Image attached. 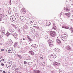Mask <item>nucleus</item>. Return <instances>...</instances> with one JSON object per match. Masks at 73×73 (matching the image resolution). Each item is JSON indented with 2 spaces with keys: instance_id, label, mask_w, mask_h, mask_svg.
<instances>
[{
  "instance_id": "obj_51",
  "label": "nucleus",
  "mask_w": 73,
  "mask_h": 73,
  "mask_svg": "<svg viewBox=\"0 0 73 73\" xmlns=\"http://www.w3.org/2000/svg\"><path fill=\"white\" fill-rule=\"evenodd\" d=\"M5 73V71H3V73Z\"/></svg>"
},
{
  "instance_id": "obj_46",
  "label": "nucleus",
  "mask_w": 73,
  "mask_h": 73,
  "mask_svg": "<svg viewBox=\"0 0 73 73\" xmlns=\"http://www.w3.org/2000/svg\"><path fill=\"white\" fill-rule=\"evenodd\" d=\"M27 62H26L25 61L24 62V64H25V65H26V64H27Z\"/></svg>"
},
{
  "instance_id": "obj_61",
  "label": "nucleus",
  "mask_w": 73,
  "mask_h": 73,
  "mask_svg": "<svg viewBox=\"0 0 73 73\" xmlns=\"http://www.w3.org/2000/svg\"><path fill=\"white\" fill-rule=\"evenodd\" d=\"M72 72H73V71H72Z\"/></svg>"
},
{
  "instance_id": "obj_52",
  "label": "nucleus",
  "mask_w": 73,
  "mask_h": 73,
  "mask_svg": "<svg viewBox=\"0 0 73 73\" xmlns=\"http://www.w3.org/2000/svg\"><path fill=\"white\" fill-rule=\"evenodd\" d=\"M44 64H45V62H43V65H45Z\"/></svg>"
},
{
  "instance_id": "obj_13",
  "label": "nucleus",
  "mask_w": 73,
  "mask_h": 73,
  "mask_svg": "<svg viewBox=\"0 0 73 73\" xmlns=\"http://www.w3.org/2000/svg\"><path fill=\"white\" fill-rule=\"evenodd\" d=\"M33 73H42L41 71H40V70H34L33 71Z\"/></svg>"
},
{
  "instance_id": "obj_60",
  "label": "nucleus",
  "mask_w": 73,
  "mask_h": 73,
  "mask_svg": "<svg viewBox=\"0 0 73 73\" xmlns=\"http://www.w3.org/2000/svg\"><path fill=\"white\" fill-rule=\"evenodd\" d=\"M72 41H73V40H72Z\"/></svg>"
},
{
  "instance_id": "obj_43",
  "label": "nucleus",
  "mask_w": 73,
  "mask_h": 73,
  "mask_svg": "<svg viewBox=\"0 0 73 73\" xmlns=\"http://www.w3.org/2000/svg\"><path fill=\"white\" fill-rule=\"evenodd\" d=\"M17 4V2L16 1H14V4L16 5Z\"/></svg>"
},
{
  "instance_id": "obj_9",
  "label": "nucleus",
  "mask_w": 73,
  "mask_h": 73,
  "mask_svg": "<svg viewBox=\"0 0 73 73\" xmlns=\"http://www.w3.org/2000/svg\"><path fill=\"white\" fill-rule=\"evenodd\" d=\"M12 35L14 36V37L15 38V39L17 40L18 38V36L17 34L16 33L11 34Z\"/></svg>"
},
{
  "instance_id": "obj_14",
  "label": "nucleus",
  "mask_w": 73,
  "mask_h": 73,
  "mask_svg": "<svg viewBox=\"0 0 73 73\" xmlns=\"http://www.w3.org/2000/svg\"><path fill=\"white\" fill-rule=\"evenodd\" d=\"M53 27L52 29H55L56 28V24L54 21L53 23Z\"/></svg>"
},
{
  "instance_id": "obj_53",
  "label": "nucleus",
  "mask_w": 73,
  "mask_h": 73,
  "mask_svg": "<svg viewBox=\"0 0 73 73\" xmlns=\"http://www.w3.org/2000/svg\"><path fill=\"white\" fill-rule=\"evenodd\" d=\"M62 15V14H61V13H60V16H61Z\"/></svg>"
},
{
  "instance_id": "obj_58",
  "label": "nucleus",
  "mask_w": 73,
  "mask_h": 73,
  "mask_svg": "<svg viewBox=\"0 0 73 73\" xmlns=\"http://www.w3.org/2000/svg\"><path fill=\"white\" fill-rule=\"evenodd\" d=\"M72 17H73V15L72 16Z\"/></svg>"
},
{
  "instance_id": "obj_32",
  "label": "nucleus",
  "mask_w": 73,
  "mask_h": 73,
  "mask_svg": "<svg viewBox=\"0 0 73 73\" xmlns=\"http://www.w3.org/2000/svg\"><path fill=\"white\" fill-rule=\"evenodd\" d=\"M15 15L17 17H19V16H20V14H19L17 13Z\"/></svg>"
},
{
  "instance_id": "obj_39",
  "label": "nucleus",
  "mask_w": 73,
  "mask_h": 73,
  "mask_svg": "<svg viewBox=\"0 0 73 73\" xmlns=\"http://www.w3.org/2000/svg\"><path fill=\"white\" fill-rule=\"evenodd\" d=\"M18 57H19V58L21 59V55H18Z\"/></svg>"
},
{
  "instance_id": "obj_33",
  "label": "nucleus",
  "mask_w": 73,
  "mask_h": 73,
  "mask_svg": "<svg viewBox=\"0 0 73 73\" xmlns=\"http://www.w3.org/2000/svg\"><path fill=\"white\" fill-rule=\"evenodd\" d=\"M16 67L15 65H13L12 66V69H13V70H14L15 68H16Z\"/></svg>"
},
{
  "instance_id": "obj_41",
  "label": "nucleus",
  "mask_w": 73,
  "mask_h": 73,
  "mask_svg": "<svg viewBox=\"0 0 73 73\" xmlns=\"http://www.w3.org/2000/svg\"><path fill=\"white\" fill-rule=\"evenodd\" d=\"M59 73H62V71L61 70H59Z\"/></svg>"
},
{
  "instance_id": "obj_42",
  "label": "nucleus",
  "mask_w": 73,
  "mask_h": 73,
  "mask_svg": "<svg viewBox=\"0 0 73 73\" xmlns=\"http://www.w3.org/2000/svg\"><path fill=\"white\" fill-rule=\"evenodd\" d=\"M1 65L2 66H4V64L3 63H2L1 64Z\"/></svg>"
},
{
  "instance_id": "obj_11",
  "label": "nucleus",
  "mask_w": 73,
  "mask_h": 73,
  "mask_svg": "<svg viewBox=\"0 0 73 73\" xmlns=\"http://www.w3.org/2000/svg\"><path fill=\"white\" fill-rule=\"evenodd\" d=\"M70 7L67 6L66 9V11L69 12L70 11Z\"/></svg>"
},
{
  "instance_id": "obj_25",
  "label": "nucleus",
  "mask_w": 73,
  "mask_h": 73,
  "mask_svg": "<svg viewBox=\"0 0 73 73\" xmlns=\"http://www.w3.org/2000/svg\"><path fill=\"white\" fill-rule=\"evenodd\" d=\"M27 37L28 38V40H29V41H32V39L31 38H30V36H28V35H27Z\"/></svg>"
},
{
  "instance_id": "obj_45",
  "label": "nucleus",
  "mask_w": 73,
  "mask_h": 73,
  "mask_svg": "<svg viewBox=\"0 0 73 73\" xmlns=\"http://www.w3.org/2000/svg\"><path fill=\"white\" fill-rule=\"evenodd\" d=\"M11 1H12V0H10L9 3V4H10V5H11Z\"/></svg>"
},
{
  "instance_id": "obj_21",
  "label": "nucleus",
  "mask_w": 73,
  "mask_h": 73,
  "mask_svg": "<svg viewBox=\"0 0 73 73\" xmlns=\"http://www.w3.org/2000/svg\"><path fill=\"white\" fill-rule=\"evenodd\" d=\"M49 45L50 47H51L53 46V41H52L51 42H50L49 43Z\"/></svg>"
},
{
  "instance_id": "obj_44",
  "label": "nucleus",
  "mask_w": 73,
  "mask_h": 73,
  "mask_svg": "<svg viewBox=\"0 0 73 73\" xmlns=\"http://www.w3.org/2000/svg\"><path fill=\"white\" fill-rule=\"evenodd\" d=\"M36 29H37L38 30V29H40V28L38 27H36Z\"/></svg>"
},
{
  "instance_id": "obj_57",
  "label": "nucleus",
  "mask_w": 73,
  "mask_h": 73,
  "mask_svg": "<svg viewBox=\"0 0 73 73\" xmlns=\"http://www.w3.org/2000/svg\"><path fill=\"white\" fill-rule=\"evenodd\" d=\"M1 38V36L0 35V38Z\"/></svg>"
},
{
  "instance_id": "obj_62",
  "label": "nucleus",
  "mask_w": 73,
  "mask_h": 73,
  "mask_svg": "<svg viewBox=\"0 0 73 73\" xmlns=\"http://www.w3.org/2000/svg\"><path fill=\"white\" fill-rule=\"evenodd\" d=\"M6 16H7V15H6Z\"/></svg>"
},
{
  "instance_id": "obj_31",
  "label": "nucleus",
  "mask_w": 73,
  "mask_h": 73,
  "mask_svg": "<svg viewBox=\"0 0 73 73\" xmlns=\"http://www.w3.org/2000/svg\"><path fill=\"white\" fill-rule=\"evenodd\" d=\"M19 71V68H16V69L15 70V72H16V73H17L18 72V71Z\"/></svg>"
},
{
  "instance_id": "obj_55",
  "label": "nucleus",
  "mask_w": 73,
  "mask_h": 73,
  "mask_svg": "<svg viewBox=\"0 0 73 73\" xmlns=\"http://www.w3.org/2000/svg\"><path fill=\"white\" fill-rule=\"evenodd\" d=\"M1 18L0 17V21H1Z\"/></svg>"
},
{
  "instance_id": "obj_40",
  "label": "nucleus",
  "mask_w": 73,
  "mask_h": 73,
  "mask_svg": "<svg viewBox=\"0 0 73 73\" xmlns=\"http://www.w3.org/2000/svg\"><path fill=\"white\" fill-rule=\"evenodd\" d=\"M58 49L57 48H56L54 49V50L56 52H57V51H58Z\"/></svg>"
},
{
  "instance_id": "obj_20",
  "label": "nucleus",
  "mask_w": 73,
  "mask_h": 73,
  "mask_svg": "<svg viewBox=\"0 0 73 73\" xmlns=\"http://www.w3.org/2000/svg\"><path fill=\"white\" fill-rule=\"evenodd\" d=\"M56 42L58 44H61V40H60L58 39H57Z\"/></svg>"
},
{
  "instance_id": "obj_37",
  "label": "nucleus",
  "mask_w": 73,
  "mask_h": 73,
  "mask_svg": "<svg viewBox=\"0 0 73 73\" xmlns=\"http://www.w3.org/2000/svg\"><path fill=\"white\" fill-rule=\"evenodd\" d=\"M16 46H17V43L15 42V43L14 44V47H16Z\"/></svg>"
},
{
  "instance_id": "obj_38",
  "label": "nucleus",
  "mask_w": 73,
  "mask_h": 73,
  "mask_svg": "<svg viewBox=\"0 0 73 73\" xmlns=\"http://www.w3.org/2000/svg\"><path fill=\"white\" fill-rule=\"evenodd\" d=\"M12 12V11H11V9H9V13L10 14Z\"/></svg>"
},
{
  "instance_id": "obj_7",
  "label": "nucleus",
  "mask_w": 73,
  "mask_h": 73,
  "mask_svg": "<svg viewBox=\"0 0 73 73\" xmlns=\"http://www.w3.org/2000/svg\"><path fill=\"white\" fill-rule=\"evenodd\" d=\"M61 27H62V28L69 29V26H66V25L62 24V25H61Z\"/></svg>"
},
{
  "instance_id": "obj_50",
  "label": "nucleus",
  "mask_w": 73,
  "mask_h": 73,
  "mask_svg": "<svg viewBox=\"0 0 73 73\" xmlns=\"http://www.w3.org/2000/svg\"><path fill=\"white\" fill-rule=\"evenodd\" d=\"M13 27H14L15 28H16V27H15V26L14 25H13Z\"/></svg>"
},
{
  "instance_id": "obj_59",
  "label": "nucleus",
  "mask_w": 73,
  "mask_h": 73,
  "mask_svg": "<svg viewBox=\"0 0 73 73\" xmlns=\"http://www.w3.org/2000/svg\"><path fill=\"white\" fill-rule=\"evenodd\" d=\"M19 32H20V29H19Z\"/></svg>"
},
{
  "instance_id": "obj_15",
  "label": "nucleus",
  "mask_w": 73,
  "mask_h": 73,
  "mask_svg": "<svg viewBox=\"0 0 73 73\" xmlns=\"http://www.w3.org/2000/svg\"><path fill=\"white\" fill-rule=\"evenodd\" d=\"M0 16L1 18L3 19H5V16L4 15V14L3 13L1 14H0Z\"/></svg>"
},
{
  "instance_id": "obj_10",
  "label": "nucleus",
  "mask_w": 73,
  "mask_h": 73,
  "mask_svg": "<svg viewBox=\"0 0 73 73\" xmlns=\"http://www.w3.org/2000/svg\"><path fill=\"white\" fill-rule=\"evenodd\" d=\"M15 20H16V18L13 15L11 16V21L13 22L15 21Z\"/></svg>"
},
{
  "instance_id": "obj_49",
  "label": "nucleus",
  "mask_w": 73,
  "mask_h": 73,
  "mask_svg": "<svg viewBox=\"0 0 73 73\" xmlns=\"http://www.w3.org/2000/svg\"><path fill=\"white\" fill-rule=\"evenodd\" d=\"M1 61H4V59H2V60H1Z\"/></svg>"
},
{
  "instance_id": "obj_48",
  "label": "nucleus",
  "mask_w": 73,
  "mask_h": 73,
  "mask_svg": "<svg viewBox=\"0 0 73 73\" xmlns=\"http://www.w3.org/2000/svg\"><path fill=\"white\" fill-rule=\"evenodd\" d=\"M1 51H4V49H1Z\"/></svg>"
},
{
  "instance_id": "obj_54",
  "label": "nucleus",
  "mask_w": 73,
  "mask_h": 73,
  "mask_svg": "<svg viewBox=\"0 0 73 73\" xmlns=\"http://www.w3.org/2000/svg\"><path fill=\"white\" fill-rule=\"evenodd\" d=\"M23 40H25V38H23Z\"/></svg>"
},
{
  "instance_id": "obj_26",
  "label": "nucleus",
  "mask_w": 73,
  "mask_h": 73,
  "mask_svg": "<svg viewBox=\"0 0 73 73\" xmlns=\"http://www.w3.org/2000/svg\"><path fill=\"white\" fill-rule=\"evenodd\" d=\"M11 66V65H10L8 64H7H7L6 65V67L8 68H10Z\"/></svg>"
},
{
  "instance_id": "obj_22",
  "label": "nucleus",
  "mask_w": 73,
  "mask_h": 73,
  "mask_svg": "<svg viewBox=\"0 0 73 73\" xmlns=\"http://www.w3.org/2000/svg\"><path fill=\"white\" fill-rule=\"evenodd\" d=\"M7 63L8 64H10V65H12V62L10 60L8 61Z\"/></svg>"
},
{
  "instance_id": "obj_27",
  "label": "nucleus",
  "mask_w": 73,
  "mask_h": 73,
  "mask_svg": "<svg viewBox=\"0 0 73 73\" xmlns=\"http://www.w3.org/2000/svg\"><path fill=\"white\" fill-rule=\"evenodd\" d=\"M31 46H33V47L35 48H36L37 47V46H36V45L35 44H32L31 45Z\"/></svg>"
},
{
  "instance_id": "obj_12",
  "label": "nucleus",
  "mask_w": 73,
  "mask_h": 73,
  "mask_svg": "<svg viewBox=\"0 0 73 73\" xmlns=\"http://www.w3.org/2000/svg\"><path fill=\"white\" fill-rule=\"evenodd\" d=\"M50 57L51 58H55L56 57V54H51V56H50Z\"/></svg>"
},
{
  "instance_id": "obj_8",
  "label": "nucleus",
  "mask_w": 73,
  "mask_h": 73,
  "mask_svg": "<svg viewBox=\"0 0 73 73\" xmlns=\"http://www.w3.org/2000/svg\"><path fill=\"white\" fill-rule=\"evenodd\" d=\"M20 20L21 21H22V22H23V23H24L25 21V20H26V19H25V18L23 16H21L20 17Z\"/></svg>"
},
{
  "instance_id": "obj_28",
  "label": "nucleus",
  "mask_w": 73,
  "mask_h": 73,
  "mask_svg": "<svg viewBox=\"0 0 73 73\" xmlns=\"http://www.w3.org/2000/svg\"><path fill=\"white\" fill-rule=\"evenodd\" d=\"M39 57L40 58L41 60H43V56L42 54L39 55Z\"/></svg>"
},
{
  "instance_id": "obj_24",
  "label": "nucleus",
  "mask_w": 73,
  "mask_h": 73,
  "mask_svg": "<svg viewBox=\"0 0 73 73\" xmlns=\"http://www.w3.org/2000/svg\"><path fill=\"white\" fill-rule=\"evenodd\" d=\"M9 32H11V33H12L13 32H14V29L12 28L10 29L9 30Z\"/></svg>"
},
{
  "instance_id": "obj_17",
  "label": "nucleus",
  "mask_w": 73,
  "mask_h": 73,
  "mask_svg": "<svg viewBox=\"0 0 73 73\" xmlns=\"http://www.w3.org/2000/svg\"><path fill=\"white\" fill-rule=\"evenodd\" d=\"M66 48L68 50H71L72 48L69 46H67L66 47Z\"/></svg>"
},
{
  "instance_id": "obj_47",
  "label": "nucleus",
  "mask_w": 73,
  "mask_h": 73,
  "mask_svg": "<svg viewBox=\"0 0 73 73\" xmlns=\"http://www.w3.org/2000/svg\"><path fill=\"white\" fill-rule=\"evenodd\" d=\"M9 72L8 71H6L5 73H9Z\"/></svg>"
},
{
  "instance_id": "obj_56",
  "label": "nucleus",
  "mask_w": 73,
  "mask_h": 73,
  "mask_svg": "<svg viewBox=\"0 0 73 73\" xmlns=\"http://www.w3.org/2000/svg\"><path fill=\"white\" fill-rule=\"evenodd\" d=\"M1 60H0V63L1 62Z\"/></svg>"
},
{
  "instance_id": "obj_23",
  "label": "nucleus",
  "mask_w": 73,
  "mask_h": 73,
  "mask_svg": "<svg viewBox=\"0 0 73 73\" xmlns=\"http://www.w3.org/2000/svg\"><path fill=\"white\" fill-rule=\"evenodd\" d=\"M64 15H66L68 17H70V13H65Z\"/></svg>"
},
{
  "instance_id": "obj_35",
  "label": "nucleus",
  "mask_w": 73,
  "mask_h": 73,
  "mask_svg": "<svg viewBox=\"0 0 73 73\" xmlns=\"http://www.w3.org/2000/svg\"><path fill=\"white\" fill-rule=\"evenodd\" d=\"M52 41V40L50 39L48 41V44H49L50 43V42H51Z\"/></svg>"
},
{
  "instance_id": "obj_5",
  "label": "nucleus",
  "mask_w": 73,
  "mask_h": 73,
  "mask_svg": "<svg viewBox=\"0 0 73 73\" xmlns=\"http://www.w3.org/2000/svg\"><path fill=\"white\" fill-rule=\"evenodd\" d=\"M6 51L7 52H8V53H11L13 52V48H9L7 49Z\"/></svg>"
},
{
  "instance_id": "obj_19",
  "label": "nucleus",
  "mask_w": 73,
  "mask_h": 73,
  "mask_svg": "<svg viewBox=\"0 0 73 73\" xmlns=\"http://www.w3.org/2000/svg\"><path fill=\"white\" fill-rule=\"evenodd\" d=\"M29 53L30 54H31V55H34L35 54V52L31 51H30L29 52Z\"/></svg>"
},
{
  "instance_id": "obj_2",
  "label": "nucleus",
  "mask_w": 73,
  "mask_h": 73,
  "mask_svg": "<svg viewBox=\"0 0 73 73\" xmlns=\"http://www.w3.org/2000/svg\"><path fill=\"white\" fill-rule=\"evenodd\" d=\"M61 38L63 41H65L67 38V36L66 35V34H62L61 35Z\"/></svg>"
},
{
  "instance_id": "obj_34",
  "label": "nucleus",
  "mask_w": 73,
  "mask_h": 73,
  "mask_svg": "<svg viewBox=\"0 0 73 73\" xmlns=\"http://www.w3.org/2000/svg\"><path fill=\"white\" fill-rule=\"evenodd\" d=\"M11 35V33H9V32H7V33H6V35L7 36H9V35Z\"/></svg>"
},
{
  "instance_id": "obj_30",
  "label": "nucleus",
  "mask_w": 73,
  "mask_h": 73,
  "mask_svg": "<svg viewBox=\"0 0 73 73\" xmlns=\"http://www.w3.org/2000/svg\"><path fill=\"white\" fill-rule=\"evenodd\" d=\"M50 22H48L46 23V25L48 26H49V25H50Z\"/></svg>"
},
{
  "instance_id": "obj_36",
  "label": "nucleus",
  "mask_w": 73,
  "mask_h": 73,
  "mask_svg": "<svg viewBox=\"0 0 73 73\" xmlns=\"http://www.w3.org/2000/svg\"><path fill=\"white\" fill-rule=\"evenodd\" d=\"M23 12V13L24 14H25V12H26V11H25V9H23L22 11Z\"/></svg>"
},
{
  "instance_id": "obj_18",
  "label": "nucleus",
  "mask_w": 73,
  "mask_h": 73,
  "mask_svg": "<svg viewBox=\"0 0 73 73\" xmlns=\"http://www.w3.org/2000/svg\"><path fill=\"white\" fill-rule=\"evenodd\" d=\"M30 23L32 25L34 24V25H36V21L33 20L30 22Z\"/></svg>"
},
{
  "instance_id": "obj_6",
  "label": "nucleus",
  "mask_w": 73,
  "mask_h": 73,
  "mask_svg": "<svg viewBox=\"0 0 73 73\" xmlns=\"http://www.w3.org/2000/svg\"><path fill=\"white\" fill-rule=\"evenodd\" d=\"M59 65L60 63L55 62L54 64V65L55 66V68L56 69H58V68H59Z\"/></svg>"
},
{
  "instance_id": "obj_4",
  "label": "nucleus",
  "mask_w": 73,
  "mask_h": 73,
  "mask_svg": "<svg viewBox=\"0 0 73 73\" xmlns=\"http://www.w3.org/2000/svg\"><path fill=\"white\" fill-rule=\"evenodd\" d=\"M30 28V29H32V27H31V26L29 24H27V25H25L23 27V29H28V28Z\"/></svg>"
},
{
  "instance_id": "obj_1",
  "label": "nucleus",
  "mask_w": 73,
  "mask_h": 73,
  "mask_svg": "<svg viewBox=\"0 0 73 73\" xmlns=\"http://www.w3.org/2000/svg\"><path fill=\"white\" fill-rule=\"evenodd\" d=\"M50 36L51 37H55L56 36V33L54 31H50Z\"/></svg>"
},
{
  "instance_id": "obj_29",
  "label": "nucleus",
  "mask_w": 73,
  "mask_h": 73,
  "mask_svg": "<svg viewBox=\"0 0 73 73\" xmlns=\"http://www.w3.org/2000/svg\"><path fill=\"white\" fill-rule=\"evenodd\" d=\"M70 30H71V31L72 33H73V29L72 28V27L71 26H70Z\"/></svg>"
},
{
  "instance_id": "obj_3",
  "label": "nucleus",
  "mask_w": 73,
  "mask_h": 73,
  "mask_svg": "<svg viewBox=\"0 0 73 73\" xmlns=\"http://www.w3.org/2000/svg\"><path fill=\"white\" fill-rule=\"evenodd\" d=\"M0 32L1 33V35H5V28H4V27H1Z\"/></svg>"
},
{
  "instance_id": "obj_16",
  "label": "nucleus",
  "mask_w": 73,
  "mask_h": 73,
  "mask_svg": "<svg viewBox=\"0 0 73 73\" xmlns=\"http://www.w3.org/2000/svg\"><path fill=\"white\" fill-rule=\"evenodd\" d=\"M7 44L9 45V46H11V45H12V44H13V42H12V41H8L7 42Z\"/></svg>"
}]
</instances>
